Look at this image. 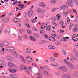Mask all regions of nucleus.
Segmentation results:
<instances>
[{"mask_svg":"<svg viewBox=\"0 0 78 78\" xmlns=\"http://www.w3.org/2000/svg\"><path fill=\"white\" fill-rule=\"evenodd\" d=\"M52 23L55 27H59V25H58V24H57L56 23V22H55V21L52 22Z\"/></svg>","mask_w":78,"mask_h":78,"instance_id":"a878e982","label":"nucleus"},{"mask_svg":"<svg viewBox=\"0 0 78 78\" xmlns=\"http://www.w3.org/2000/svg\"><path fill=\"white\" fill-rule=\"evenodd\" d=\"M77 31H78V28H77L74 29L73 30V31H74V32H76Z\"/></svg>","mask_w":78,"mask_h":78,"instance_id":"603ef678","label":"nucleus"},{"mask_svg":"<svg viewBox=\"0 0 78 78\" xmlns=\"http://www.w3.org/2000/svg\"><path fill=\"white\" fill-rule=\"evenodd\" d=\"M19 31L20 33H23V32H24L25 31V30H24V29H20Z\"/></svg>","mask_w":78,"mask_h":78,"instance_id":"a19ab883","label":"nucleus"},{"mask_svg":"<svg viewBox=\"0 0 78 78\" xmlns=\"http://www.w3.org/2000/svg\"><path fill=\"white\" fill-rule=\"evenodd\" d=\"M7 61H10V62H12L14 61V58L12 56L9 57L7 58Z\"/></svg>","mask_w":78,"mask_h":78,"instance_id":"423d86ee","label":"nucleus"},{"mask_svg":"<svg viewBox=\"0 0 78 78\" xmlns=\"http://www.w3.org/2000/svg\"><path fill=\"white\" fill-rule=\"evenodd\" d=\"M26 26V27H28V28H30V25H29V24H24Z\"/></svg>","mask_w":78,"mask_h":78,"instance_id":"3c124183","label":"nucleus"},{"mask_svg":"<svg viewBox=\"0 0 78 78\" xmlns=\"http://www.w3.org/2000/svg\"><path fill=\"white\" fill-rule=\"evenodd\" d=\"M73 10L74 13V14H77V12H76V10L74 9H73Z\"/></svg>","mask_w":78,"mask_h":78,"instance_id":"4d7b16f0","label":"nucleus"},{"mask_svg":"<svg viewBox=\"0 0 78 78\" xmlns=\"http://www.w3.org/2000/svg\"><path fill=\"white\" fill-rule=\"evenodd\" d=\"M59 55V54L56 53H54V55L55 57H58V55Z\"/></svg>","mask_w":78,"mask_h":78,"instance_id":"58836bf2","label":"nucleus"},{"mask_svg":"<svg viewBox=\"0 0 78 78\" xmlns=\"http://www.w3.org/2000/svg\"><path fill=\"white\" fill-rule=\"evenodd\" d=\"M59 64L58 63H55V67H58L59 66Z\"/></svg>","mask_w":78,"mask_h":78,"instance_id":"13d9d810","label":"nucleus"},{"mask_svg":"<svg viewBox=\"0 0 78 78\" xmlns=\"http://www.w3.org/2000/svg\"><path fill=\"white\" fill-rule=\"evenodd\" d=\"M40 5L41 6H42V7H43V8H45V5L43 3H41L40 4Z\"/></svg>","mask_w":78,"mask_h":78,"instance_id":"aec40b11","label":"nucleus"},{"mask_svg":"<svg viewBox=\"0 0 78 78\" xmlns=\"http://www.w3.org/2000/svg\"><path fill=\"white\" fill-rule=\"evenodd\" d=\"M0 66L2 65H3V66H6V63H5L4 62H3L2 61H0Z\"/></svg>","mask_w":78,"mask_h":78,"instance_id":"6ab92c4d","label":"nucleus"},{"mask_svg":"<svg viewBox=\"0 0 78 78\" xmlns=\"http://www.w3.org/2000/svg\"><path fill=\"white\" fill-rule=\"evenodd\" d=\"M11 47H7L6 48L7 50V51H10V49L11 48Z\"/></svg>","mask_w":78,"mask_h":78,"instance_id":"49530a36","label":"nucleus"},{"mask_svg":"<svg viewBox=\"0 0 78 78\" xmlns=\"http://www.w3.org/2000/svg\"><path fill=\"white\" fill-rule=\"evenodd\" d=\"M49 59L51 61V62H53V61H55V59L51 57Z\"/></svg>","mask_w":78,"mask_h":78,"instance_id":"473e14b6","label":"nucleus"},{"mask_svg":"<svg viewBox=\"0 0 78 78\" xmlns=\"http://www.w3.org/2000/svg\"><path fill=\"white\" fill-rule=\"evenodd\" d=\"M17 20H19V19H18V18L16 17L14 18L13 20V22H15V23H16V22H17Z\"/></svg>","mask_w":78,"mask_h":78,"instance_id":"bb28decb","label":"nucleus"},{"mask_svg":"<svg viewBox=\"0 0 78 78\" xmlns=\"http://www.w3.org/2000/svg\"><path fill=\"white\" fill-rule=\"evenodd\" d=\"M59 70H62L63 72H66L67 71V68L65 66H62L59 67L58 68Z\"/></svg>","mask_w":78,"mask_h":78,"instance_id":"7ed1b4c3","label":"nucleus"},{"mask_svg":"<svg viewBox=\"0 0 78 78\" xmlns=\"http://www.w3.org/2000/svg\"><path fill=\"white\" fill-rule=\"evenodd\" d=\"M10 76L12 78H17V76L14 74H12L10 75Z\"/></svg>","mask_w":78,"mask_h":78,"instance_id":"2eb2a0df","label":"nucleus"},{"mask_svg":"<svg viewBox=\"0 0 78 78\" xmlns=\"http://www.w3.org/2000/svg\"><path fill=\"white\" fill-rule=\"evenodd\" d=\"M71 57H72V58H71L70 59V61H71V62H73V63L74 62V60H75V61H77V60H78V58L75 57V56L73 55H71Z\"/></svg>","mask_w":78,"mask_h":78,"instance_id":"f03ea898","label":"nucleus"},{"mask_svg":"<svg viewBox=\"0 0 78 78\" xmlns=\"http://www.w3.org/2000/svg\"><path fill=\"white\" fill-rule=\"evenodd\" d=\"M8 65L9 67H11V68H13L14 67V64L12 63H8Z\"/></svg>","mask_w":78,"mask_h":78,"instance_id":"dca6fc26","label":"nucleus"},{"mask_svg":"<svg viewBox=\"0 0 78 78\" xmlns=\"http://www.w3.org/2000/svg\"><path fill=\"white\" fill-rule=\"evenodd\" d=\"M27 33L28 34H31V31L30 30H28L27 31Z\"/></svg>","mask_w":78,"mask_h":78,"instance_id":"8fccbe9b","label":"nucleus"},{"mask_svg":"<svg viewBox=\"0 0 78 78\" xmlns=\"http://www.w3.org/2000/svg\"><path fill=\"white\" fill-rule=\"evenodd\" d=\"M64 61V62L65 63H66V64L67 65H68L69 64V63H70V62H69L67 60H65Z\"/></svg>","mask_w":78,"mask_h":78,"instance_id":"f704fd0d","label":"nucleus"},{"mask_svg":"<svg viewBox=\"0 0 78 78\" xmlns=\"http://www.w3.org/2000/svg\"><path fill=\"white\" fill-rule=\"evenodd\" d=\"M68 2H70L71 3H74V2L72 0H68Z\"/></svg>","mask_w":78,"mask_h":78,"instance_id":"680f3d73","label":"nucleus"},{"mask_svg":"<svg viewBox=\"0 0 78 78\" xmlns=\"http://www.w3.org/2000/svg\"><path fill=\"white\" fill-rule=\"evenodd\" d=\"M62 77L63 78H71V77L69 74H65L62 75Z\"/></svg>","mask_w":78,"mask_h":78,"instance_id":"39448f33","label":"nucleus"},{"mask_svg":"<svg viewBox=\"0 0 78 78\" xmlns=\"http://www.w3.org/2000/svg\"><path fill=\"white\" fill-rule=\"evenodd\" d=\"M26 52L28 54H30L31 53V49L30 48H27L26 49Z\"/></svg>","mask_w":78,"mask_h":78,"instance_id":"f8f14e48","label":"nucleus"},{"mask_svg":"<svg viewBox=\"0 0 78 78\" xmlns=\"http://www.w3.org/2000/svg\"><path fill=\"white\" fill-rule=\"evenodd\" d=\"M30 39H31V40H32V41H36V40L34 39L33 37H30Z\"/></svg>","mask_w":78,"mask_h":78,"instance_id":"7c9ffc66","label":"nucleus"},{"mask_svg":"<svg viewBox=\"0 0 78 78\" xmlns=\"http://www.w3.org/2000/svg\"><path fill=\"white\" fill-rule=\"evenodd\" d=\"M64 32V30H60V32L62 34V33H63Z\"/></svg>","mask_w":78,"mask_h":78,"instance_id":"0e129e2a","label":"nucleus"},{"mask_svg":"<svg viewBox=\"0 0 78 78\" xmlns=\"http://www.w3.org/2000/svg\"><path fill=\"white\" fill-rule=\"evenodd\" d=\"M67 6L66 5H62L61 6L60 8L61 9H66V8H67Z\"/></svg>","mask_w":78,"mask_h":78,"instance_id":"9d476101","label":"nucleus"},{"mask_svg":"<svg viewBox=\"0 0 78 78\" xmlns=\"http://www.w3.org/2000/svg\"><path fill=\"white\" fill-rule=\"evenodd\" d=\"M40 33L41 34H44V31L42 30H40Z\"/></svg>","mask_w":78,"mask_h":78,"instance_id":"6e6d98bb","label":"nucleus"},{"mask_svg":"<svg viewBox=\"0 0 78 78\" xmlns=\"http://www.w3.org/2000/svg\"><path fill=\"white\" fill-rule=\"evenodd\" d=\"M24 16L25 17H27V12H25L24 14Z\"/></svg>","mask_w":78,"mask_h":78,"instance_id":"bf43d9fd","label":"nucleus"},{"mask_svg":"<svg viewBox=\"0 0 78 78\" xmlns=\"http://www.w3.org/2000/svg\"><path fill=\"white\" fill-rule=\"evenodd\" d=\"M14 51V48L11 47L9 51L11 52H11H13Z\"/></svg>","mask_w":78,"mask_h":78,"instance_id":"393cba45","label":"nucleus"},{"mask_svg":"<svg viewBox=\"0 0 78 78\" xmlns=\"http://www.w3.org/2000/svg\"><path fill=\"white\" fill-rule=\"evenodd\" d=\"M56 17L57 18V20H59L60 19H61V15L57 14L56 15Z\"/></svg>","mask_w":78,"mask_h":78,"instance_id":"ddd939ff","label":"nucleus"},{"mask_svg":"<svg viewBox=\"0 0 78 78\" xmlns=\"http://www.w3.org/2000/svg\"><path fill=\"white\" fill-rule=\"evenodd\" d=\"M18 6H19L21 8H24V5L23 4L22 5H18Z\"/></svg>","mask_w":78,"mask_h":78,"instance_id":"c9c22d12","label":"nucleus"},{"mask_svg":"<svg viewBox=\"0 0 78 78\" xmlns=\"http://www.w3.org/2000/svg\"><path fill=\"white\" fill-rule=\"evenodd\" d=\"M3 45H4L5 46H8V45H9V44H8V43L6 41H3Z\"/></svg>","mask_w":78,"mask_h":78,"instance_id":"412c9836","label":"nucleus"},{"mask_svg":"<svg viewBox=\"0 0 78 78\" xmlns=\"http://www.w3.org/2000/svg\"><path fill=\"white\" fill-rule=\"evenodd\" d=\"M18 3H19V2H17V1H16L13 3V6H14V5H16V4H17Z\"/></svg>","mask_w":78,"mask_h":78,"instance_id":"c03bdc74","label":"nucleus"},{"mask_svg":"<svg viewBox=\"0 0 78 78\" xmlns=\"http://www.w3.org/2000/svg\"><path fill=\"white\" fill-rule=\"evenodd\" d=\"M34 37H36L37 38H39V36L38 35V34H37L34 33Z\"/></svg>","mask_w":78,"mask_h":78,"instance_id":"b1692460","label":"nucleus"},{"mask_svg":"<svg viewBox=\"0 0 78 78\" xmlns=\"http://www.w3.org/2000/svg\"><path fill=\"white\" fill-rule=\"evenodd\" d=\"M9 71L10 72H12V73H15V72H16V71L15 70V69H9Z\"/></svg>","mask_w":78,"mask_h":78,"instance_id":"9b49d317","label":"nucleus"},{"mask_svg":"<svg viewBox=\"0 0 78 78\" xmlns=\"http://www.w3.org/2000/svg\"><path fill=\"white\" fill-rule=\"evenodd\" d=\"M74 1L75 2L76 4H77V5H78V1L76 0H74Z\"/></svg>","mask_w":78,"mask_h":78,"instance_id":"774afa93","label":"nucleus"},{"mask_svg":"<svg viewBox=\"0 0 78 78\" xmlns=\"http://www.w3.org/2000/svg\"><path fill=\"white\" fill-rule=\"evenodd\" d=\"M73 23H71L70 25V27H69L70 29V28H71L72 27V25H73Z\"/></svg>","mask_w":78,"mask_h":78,"instance_id":"e2e57ef3","label":"nucleus"},{"mask_svg":"<svg viewBox=\"0 0 78 78\" xmlns=\"http://www.w3.org/2000/svg\"><path fill=\"white\" fill-rule=\"evenodd\" d=\"M49 39H53V40L52 41V42H54L55 41V38L54 37H53L51 36H49L48 37Z\"/></svg>","mask_w":78,"mask_h":78,"instance_id":"72a5a7b5","label":"nucleus"},{"mask_svg":"<svg viewBox=\"0 0 78 78\" xmlns=\"http://www.w3.org/2000/svg\"><path fill=\"white\" fill-rule=\"evenodd\" d=\"M32 29L33 30H34V31H37V28L35 27H32Z\"/></svg>","mask_w":78,"mask_h":78,"instance_id":"37998d69","label":"nucleus"},{"mask_svg":"<svg viewBox=\"0 0 78 78\" xmlns=\"http://www.w3.org/2000/svg\"><path fill=\"white\" fill-rule=\"evenodd\" d=\"M47 24L46 23L44 24V25H42L41 27V29H44L46 27H47Z\"/></svg>","mask_w":78,"mask_h":78,"instance_id":"4468645a","label":"nucleus"},{"mask_svg":"<svg viewBox=\"0 0 78 78\" xmlns=\"http://www.w3.org/2000/svg\"><path fill=\"white\" fill-rule=\"evenodd\" d=\"M31 58V57L29 56L27 57V59L28 61H29V62H31V60H30V59Z\"/></svg>","mask_w":78,"mask_h":78,"instance_id":"e433bc0d","label":"nucleus"},{"mask_svg":"<svg viewBox=\"0 0 78 78\" xmlns=\"http://www.w3.org/2000/svg\"><path fill=\"white\" fill-rule=\"evenodd\" d=\"M24 37L25 39H28V36L26 34L24 35Z\"/></svg>","mask_w":78,"mask_h":78,"instance_id":"a18cd8bd","label":"nucleus"},{"mask_svg":"<svg viewBox=\"0 0 78 78\" xmlns=\"http://www.w3.org/2000/svg\"><path fill=\"white\" fill-rule=\"evenodd\" d=\"M5 32L6 33H9V29L8 28H7L5 30Z\"/></svg>","mask_w":78,"mask_h":78,"instance_id":"4c0bfd02","label":"nucleus"},{"mask_svg":"<svg viewBox=\"0 0 78 78\" xmlns=\"http://www.w3.org/2000/svg\"><path fill=\"white\" fill-rule=\"evenodd\" d=\"M60 23L61 25L62 26V25H63V24H64V22H63L62 21H60Z\"/></svg>","mask_w":78,"mask_h":78,"instance_id":"09e8293b","label":"nucleus"},{"mask_svg":"<svg viewBox=\"0 0 78 78\" xmlns=\"http://www.w3.org/2000/svg\"><path fill=\"white\" fill-rule=\"evenodd\" d=\"M4 51H5V48H3L2 50L0 51V54L1 55L4 54Z\"/></svg>","mask_w":78,"mask_h":78,"instance_id":"5701e85b","label":"nucleus"},{"mask_svg":"<svg viewBox=\"0 0 78 78\" xmlns=\"http://www.w3.org/2000/svg\"><path fill=\"white\" fill-rule=\"evenodd\" d=\"M67 22L68 23H70V19L69 17L67 18Z\"/></svg>","mask_w":78,"mask_h":78,"instance_id":"de8ad7c7","label":"nucleus"},{"mask_svg":"<svg viewBox=\"0 0 78 78\" xmlns=\"http://www.w3.org/2000/svg\"><path fill=\"white\" fill-rule=\"evenodd\" d=\"M21 68L23 70H24V71H25V72H26L27 73H29V71H28V69L27 68H26V66H25L24 65H22L21 66Z\"/></svg>","mask_w":78,"mask_h":78,"instance_id":"f257e3e1","label":"nucleus"},{"mask_svg":"<svg viewBox=\"0 0 78 78\" xmlns=\"http://www.w3.org/2000/svg\"><path fill=\"white\" fill-rule=\"evenodd\" d=\"M36 75L37 76H38V75H39V76L41 77H43V75L41 73H36Z\"/></svg>","mask_w":78,"mask_h":78,"instance_id":"a211bd4d","label":"nucleus"},{"mask_svg":"<svg viewBox=\"0 0 78 78\" xmlns=\"http://www.w3.org/2000/svg\"><path fill=\"white\" fill-rule=\"evenodd\" d=\"M48 47L50 49H55V47L52 45H50Z\"/></svg>","mask_w":78,"mask_h":78,"instance_id":"4be33fe9","label":"nucleus"},{"mask_svg":"<svg viewBox=\"0 0 78 78\" xmlns=\"http://www.w3.org/2000/svg\"><path fill=\"white\" fill-rule=\"evenodd\" d=\"M9 17L6 18L5 20V22H8L9 21Z\"/></svg>","mask_w":78,"mask_h":78,"instance_id":"2f4dec72","label":"nucleus"},{"mask_svg":"<svg viewBox=\"0 0 78 78\" xmlns=\"http://www.w3.org/2000/svg\"><path fill=\"white\" fill-rule=\"evenodd\" d=\"M72 39L73 40V41H78V39L74 37L73 36L72 37Z\"/></svg>","mask_w":78,"mask_h":78,"instance_id":"cd10ccee","label":"nucleus"},{"mask_svg":"<svg viewBox=\"0 0 78 78\" xmlns=\"http://www.w3.org/2000/svg\"><path fill=\"white\" fill-rule=\"evenodd\" d=\"M33 11H32V10L31 9V8L30 9V10L28 12V15L29 16V17H31L32 16V15H33Z\"/></svg>","mask_w":78,"mask_h":78,"instance_id":"20e7f679","label":"nucleus"},{"mask_svg":"<svg viewBox=\"0 0 78 78\" xmlns=\"http://www.w3.org/2000/svg\"><path fill=\"white\" fill-rule=\"evenodd\" d=\"M17 41L19 42H22V40H21L20 38H19V39L17 40Z\"/></svg>","mask_w":78,"mask_h":78,"instance_id":"052dcab7","label":"nucleus"},{"mask_svg":"<svg viewBox=\"0 0 78 78\" xmlns=\"http://www.w3.org/2000/svg\"><path fill=\"white\" fill-rule=\"evenodd\" d=\"M62 51L64 53V55H66V51H65L63 49H62Z\"/></svg>","mask_w":78,"mask_h":78,"instance_id":"864d4df0","label":"nucleus"},{"mask_svg":"<svg viewBox=\"0 0 78 78\" xmlns=\"http://www.w3.org/2000/svg\"><path fill=\"white\" fill-rule=\"evenodd\" d=\"M56 0H53L51 1V3L52 5L53 4H55V3H56Z\"/></svg>","mask_w":78,"mask_h":78,"instance_id":"c756f323","label":"nucleus"},{"mask_svg":"<svg viewBox=\"0 0 78 78\" xmlns=\"http://www.w3.org/2000/svg\"><path fill=\"white\" fill-rule=\"evenodd\" d=\"M20 60L23 63V64H25V59L22 56H21L20 57Z\"/></svg>","mask_w":78,"mask_h":78,"instance_id":"6e6552de","label":"nucleus"},{"mask_svg":"<svg viewBox=\"0 0 78 78\" xmlns=\"http://www.w3.org/2000/svg\"><path fill=\"white\" fill-rule=\"evenodd\" d=\"M44 38H45V39H47V38H48V35L46 34H44Z\"/></svg>","mask_w":78,"mask_h":78,"instance_id":"5fc2aeb1","label":"nucleus"},{"mask_svg":"<svg viewBox=\"0 0 78 78\" xmlns=\"http://www.w3.org/2000/svg\"><path fill=\"white\" fill-rule=\"evenodd\" d=\"M31 21L33 23H34L35 22H37V20L33 19H31Z\"/></svg>","mask_w":78,"mask_h":78,"instance_id":"ea45409f","label":"nucleus"},{"mask_svg":"<svg viewBox=\"0 0 78 78\" xmlns=\"http://www.w3.org/2000/svg\"><path fill=\"white\" fill-rule=\"evenodd\" d=\"M11 54L14 56H15V57H17V56H18V54L16 52H14V51L11 52Z\"/></svg>","mask_w":78,"mask_h":78,"instance_id":"0eeeda50","label":"nucleus"},{"mask_svg":"<svg viewBox=\"0 0 78 78\" xmlns=\"http://www.w3.org/2000/svg\"><path fill=\"white\" fill-rule=\"evenodd\" d=\"M74 75L75 76L78 77V72H76L74 73Z\"/></svg>","mask_w":78,"mask_h":78,"instance_id":"c85d7f7f","label":"nucleus"},{"mask_svg":"<svg viewBox=\"0 0 78 78\" xmlns=\"http://www.w3.org/2000/svg\"><path fill=\"white\" fill-rule=\"evenodd\" d=\"M37 12H39V13H40V12H41V9H38L37 10Z\"/></svg>","mask_w":78,"mask_h":78,"instance_id":"79ce46f5","label":"nucleus"},{"mask_svg":"<svg viewBox=\"0 0 78 78\" xmlns=\"http://www.w3.org/2000/svg\"><path fill=\"white\" fill-rule=\"evenodd\" d=\"M51 36H54V37H56V34H51Z\"/></svg>","mask_w":78,"mask_h":78,"instance_id":"338daca9","label":"nucleus"},{"mask_svg":"<svg viewBox=\"0 0 78 78\" xmlns=\"http://www.w3.org/2000/svg\"><path fill=\"white\" fill-rule=\"evenodd\" d=\"M68 67L69 69H73V65L71 63H69V64L68 65Z\"/></svg>","mask_w":78,"mask_h":78,"instance_id":"1a4fd4ad","label":"nucleus"},{"mask_svg":"<svg viewBox=\"0 0 78 78\" xmlns=\"http://www.w3.org/2000/svg\"><path fill=\"white\" fill-rule=\"evenodd\" d=\"M52 20H56V18L55 17H53L51 18Z\"/></svg>","mask_w":78,"mask_h":78,"instance_id":"69168bd1","label":"nucleus"},{"mask_svg":"<svg viewBox=\"0 0 78 78\" xmlns=\"http://www.w3.org/2000/svg\"><path fill=\"white\" fill-rule=\"evenodd\" d=\"M51 25H49L46 28V30L48 31H49L51 29Z\"/></svg>","mask_w":78,"mask_h":78,"instance_id":"f3484780","label":"nucleus"}]
</instances>
